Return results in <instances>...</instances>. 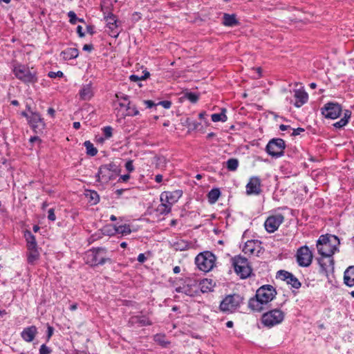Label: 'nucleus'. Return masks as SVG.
I'll use <instances>...</instances> for the list:
<instances>
[{
  "label": "nucleus",
  "mask_w": 354,
  "mask_h": 354,
  "mask_svg": "<svg viewBox=\"0 0 354 354\" xmlns=\"http://www.w3.org/2000/svg\"><path fill=\"white\" fill-rule=\"evenodd\" d=\"M286 282L288 284L291 285V286L294 288L298 289L301 287V283L292 274H291Z\"/></svg>",
  "instance_id": "obj_39"
},
{
  "label": "nucleus",
  "mask_w": 354,
  "mask_h": 354,
  "mask_svg": "<svg viewBox=\"0 0 354 354\" xmlns=\"http://www.w3.org/2000/svg\"><path fill=\"white\" fill-rule=\"evenodd\" d=\"M261 181L258 176H252L245 186L248 195H259L261 192Z\"/></svg>",
  "instance_id": "obj_15"
},
{
  "label": "nucleus",
  "mask_w": 354,
  "mask_h": 354,
  "mask_svg": "<svg viewBox=\"0 0 354 354\" xmlns=\"http://www.w3.org/2000/svg\"><path fill=\"white\" fill-rule=\"evenodd\" d=\"M183 195V191L176 189L172 192H163L160 196L161 202H165L171 207L175 204Z\"/></svg>",
  "instance_id": "obj_14"
},
{
  "label": "nucleus",
  "mask_w": 354,
  "mask_h": 354,
  "mask_svg": "<svg viewBox=\"0 0 354 354\" xmlns=\"http://www.w3.org/2000/svg\"><path fill=\"white\" fill-rule=\"evenodd\" d=\"M24 236L27 243V248L32 249L37 247L35 237L30 231H26Z\"/></svg>",
  "instance_id": "obj_29"
},
{
  "label": "nucleus",
  "mask_w": 354,
  "mask_h": 354,
  "mask_svg": "<svg viewBox=\"0 0 354 354\" xmlns=\"http://www.w3.org/2000/svg\"><path fill=\"white\" fill-rule=\"evenodd\" d=\"M113 174L111 173L107 168L104 167L103 165H102L98 170V172L96 175L97 180L98 182L102 181V182H109L111 180L113 177Z\"/></svg>",
  "instance_id": "obj_23"
},
{
  "label": "nucleus",
  "mask_w": 354,
  "mask_h": 354,
  "mask_svg": "<svg viewBox=\"0 0 354 354\" xmlns=\"http://www.w3.org/2000/svg\"><path fill=\"white\" fill-rule=\"evenodd\" d=\"M344 281L346 286H354V266H349L344 272Z\"/></svg>",
  "instance_id": "obj_25"
},
{
  "label": "nucleus",
  "mask_w": 354,
  "mask_h": 354,
  "mask_svg": "<svg viewBox=\"0 0 354 354\" xmlns=\"http://www.w3.org/2000/svg\"><path fill=\"white\" fill-rule=\"evenodd\" d=\"M244 297L239 294L227 295L221 302V311L226 313H233L243 304Z\"/></svg>",
  "instance_id": "obj_6"
},
{
  "label": "nucleus",
  "mask_w": 354,
  "mask_h": 354,
  "mask_svg": "<svg viewBox=\"0 0 354 354\" xmlns=\"http://www.w3.org/2000/svg\"><path fill=\"white\" fill-rule=\"evenodd\" d=\"M91 198L94 203H97L99 201V196L96 192H92L91 193Z\"/></svg>",
  "instance_id": "obj_52"
},
{
  "label": "nucleus",
  "mask_w": 354,
  "mask_h": 354,
  "mask_svg": "<svg viewBox=\"0 0 354 354\" xmlns=\"http://www.w3.org/2000/svg\"><path fill=\"white\" fill-rule=\"evenodd\" d=\"M351 111L349 110H345L344 112V116L342 119L346 120L347 123H348L349 119L351 118Z\"/></svg>",
  "instance_id": "obj_53"
},
{
  "label": "nucleus",
  "mask_w": 354,
  "mask_h": 354,
  "mask_svg": "<svg viewBox=\"0 0 354 354\" xmlns=\"http://www.w3.org/2000/svg\"><path fill=\"white\" fill-rule=\"evenodd\" d=\"M184 97L187 99L191 102L195 103L198 100V95H197L194 93L187 92V93H185Z\"/></svg>",
  "instance_id": "obj_41"
},
{
  "label": "nucleus",
  "mask_w": 354,
  "mask_h": 354,
  "mask_svg": "<svg viewBox=\"0 0 354 354\" xmlns=\"http://www.w3.org/2000/svg\"><path fill=\"white\" fill-rule=\"evenodd\" d=\"M171 210V207L165 202L161 203L157 207L156 211L162 215L169 214Z\"/></svg>",
  "instance_id": "obj_32"
},
{
  "label": "nucleus",
  "mask_w": 354,
  "mask_h": 354,
  "mask_svg": "<svg viewBox=\"0 0 354 354\" xmlns=\"http://www.w3.org/2000/svg\"><path fill=\"white\" fill-rule=\"evenodd\" d=\"M77 32L80 37H83L84 36V33L82 32V27L81 26H78L77 27Z\"/></svg>",
  "instance_id": "obj_59"
},
{
  "label": "nucleus",
  "mask_w": 354,
  "mask_h": 354,
  "mask_svg": "<svg viewBox=\"0 0 354 354\" xmlns=\"http://www.w3.org/2000/svg\"><path fill=\"white\" fill-rule=\"evenodd\" d=\"M321 111L322 114L326 118L334 120L340 115L342 109L338 103L328 102L322 108Z\"/></svg>",
  "instance_id": "obj_11"
},
{
  "label": "nucleus",
  "mask_w": 354,
  "mask_h": 354,
  "mask_svg": "<svg viewBox=\"0 0 354 354\" xmlns=\"http://www.w3.org/2000/svg\"><path fill=\"white\" fill-rule=\"evenodd\" d=\"M296 257L300 266L308 267L312 263L313 255L309 248L304 245L297 250Z\"/></svg>",
  "instance_id": "obj_10"
},
{
  "label": "nucleus",
  "mask_w": 354,
  "mask_h": 354,
  "mask_svg": "<svg viewBox=\"0 0 354 354\" xmlns=\"http://www.w3.org/2000/svg\"><path fill=\"white\" fill-rule=\"evenodd\" d=\"M104 19L107 22V24L109 26V28L113 30L114 27H115V28L117 27L116 17L113 14L109 13L107 16L104 17Z\"/></svg>",
  "instance_id": "obj_36"
},
{
  "label": "nucleus",
  "mask_w": 354,
  "mask_h": 354,
  "mask_svg": "<svg viewBox=\"0 0 354 354\" xmlns=\"http://www.w3.org/2000/svg\"><path fill=\"white\" fill-rule=\"evenodd\" d=\"M127 95L119 93L115 94L116 100L113 102V105L115 106V110L118 111V113L122 112V109L124 106L128 105L129 104L127 102Z\"/></svg>",
  "instance_id": "obj_22"
},
{
  "label": "nucleus",
  "mask_w": 354,
  "mask_h": 354,
  "mask_svg": "<svg viewBox=\"0 0 354 354\" xmlns=\"http://www.w3.org/2000/svg\"><path fill=\"white\" fill-rule=\"evenodd\" d=\"M223 24L225 26L233 27L239 24L236 15L234 14L230 15L224 13L223 17Z\"/></svg>",
  "instance_id": "obj_26"
},
{
  "label": "nucleus",
  "mask_w": 354,
  "mask_h": 354,
  "mask_svg": "<svg viewBox=\"0 0 354 354\" xmlns=\"http://www.w3.org/2000/svg\"><path fill=\"white\" fill-rule=\"evenodd\" d=\"M27 107L28 111L30 113V118H28L29 124L31 126L35 132H42L45 128L44 119L41 117L39 113L32 111L28 106H27Z\"/></svg>",
  "instance_id": "obj_12"
},
{
  "label": "nucleus",
  "mask_w": 354,
  "mask_h": 354,
  "mask_svg": "<svg viewBox=\"0 0 354 354\" xmlns=\"http://www.w3.org/2000/svg\"><path fill=\"white\" fill-rule=\"evenodd\" d=\"M93 49V46L92 44H85L83 46V50L85 51H91Z\"/></svg>",
  "instance_id": "obj_58"
},
{
  "label": "nucleus",
  "mask_w": 354,
  "mask_h": 354,
  "mask_svg": "<svg viewBox=\"0 0 354 354\" xmlns=\"http://www.w3.org/2000/svg\"><path fill=\"white\" fill-rule=\"evenodd\" d=\"M84 147L86 149L87 155L94 156L97 153V149L94 147L93 144L90 141H85L84 143Z\"/></svg>",
  "instance_id": "obj_34"
},
{
  "label": "nucleus",
  "mask_w": 354,
  "mask_h": 354,
  "mask_svg": "<svg viewBox=\"0 0 354 354\" xmlns=\"http://www.w3.org/2000/svg\"><path fill=\"white\" fill-rule=\"evenodd\" d=\"M174 248L176 250L185 251L189 248L187 242L180 240L174 243Z\"/></svg>",
  "instance_id": "obj_38"
},
{
  "label": "nucleus",
  "mask_w": 354,
  "mask_h": 354,
  "mask_svg": "<svg viewBox=\"0 0 354 354\" xmlns=\"http://www.w3.org/2000/svg\"><path fill=\"white\" fill-rule=\"evenodd\" d=\"M339 243L338 237L335 235H322L317 241V251L323 257H332L338 251Z\"/></svg>",
  "instance_id": "obj_2"
},
{
  "label": "nucleus",
  "mask_w": 354,
  "mask_h": 354,
  "mask_svg": "<svg viewBox=\"0 0 354 354\" xmlns=\"http://www.w3.org/2000/svg\"><path fill=\"white\" fill-rule=\"evenodd\" d=\"M103 135L106 139L110 138L113 135V129L110 126L104 127L102 129Z\"/></svg>",
  "instance_id": "obj_44"
},
{
  "label": "nucleus",
  "mask_w": 354,
  "mask_h": 354,
  "mask_svg": "<svg viewBox=\"0 0 354 354\" xmlns=\"http://www.w3.org/2000/svg\"><path fill=\"white\" fill-rule=\"evenodd\" d=\"M292 273L286 270H279L277 272V275L281 279L287 281Z\"/></svg>",
  "instance_id": "obj_45"
},
{
  "label": "nucleus",
  "mask_w": 354,
  "mask_h": 354,
  "mask_svg": "<svg viewBox=\"0 0 354 354\" xmlns=\"http://www.w3.org/2000/svg\"><path fill=\"white\" fill-rule=\"evenodd\" d=\"M48 114H49L52 118L55 117V111L53 108H49L48 109Z\"/></svg>",
  "instance_id": "obj_63"
},
{
  "label": "nucleus",
  "mask_w": 354,
  "mask_h": 354,
  "mask_svg": "<svg viewBox=\"0 0 354 354\" xmlns=\"http://www.w3.org/2000/svg\"><path fill=\"white\" fill-rule=\"evenodd\" d=\"M276 295L277 291L272 286H261L257 290L255 295L249 299L248 308L253 312L260 313L275 298Z\"/></svg>",
  "instance_id": "obj_1"
},
{
  "label": "nucleus",
  "mask_w": 354,
  "mask_h": 354,
  "mask_svg": "<svg viewBox=\"0 0 354 354\" xmlns=\"http://www.w3.org/2000/svg\"><path fill=\"white\" fill-rule=\"evenodd\" d=\"M221 195L219 189H212L207 194L208 201L211 204L215 203Z\"/></svg>",
  "instance_id": "obj_31"
},
{
  "label": "nucleus",
  "mask_w": 354,
  "mask_h": 354,
  "mask_svg": "<svg viewBox=\"0 0 354 354\" xmlns=\"http://www.w3.org/2000/svg\"><path fill=\"white\" fill-rule=\"evenodd\" d=\"M116 233L122 235H127L131 232L130 226L129 225H119L115 227Z\"/></svg>",
  "instance_id": "obj_37"
},
{
  "label": "nucleus",
  "mask_w": 354,
  "mask_h": 354,
  "mask_svg": "<svg viewBox=\"0 0 354 354\" xmlns=\"http://www.w3.org/2000/svg\"><path fill=\"white\" fill-rule=\"evenodd\" d=\"M153 322L147 315H137L131 316L129 319L130 326H147L152 325Z\"/></svg>",
  "instance_id": "obj_17"
},
{
  "label": "nucleus",
  "mask_w": 354,
  "mask_h": 354,
  "mask_svg": "<svg viewBox=\"0 0 354 354\" xmlns=\"http://www.w3.org/2000/svg\"><path fill=\"white\" fill-rule=\"evenodd\" d=\"M283 220L284 217L281 214L270 216L265 221V228L270 233L274 232L279 228Z\"/></svg>",
  "instance_id": "obj_13"
},
{
  "label": "nucleus",
  "mask_w": 354,
  "mask_h": 354,
  "mask_svg": "<svg viewBox=\"0 0 354 354\" xmlns=\"http://www.w3.org/2000/svg\"><path fill=\"white\" fill-rule=\"evenodd\" d=\"M130 178L129 174H124L120 176L119 182H127Z\"/></svg>",
  "instance_id": "obj_54"
},
{
  "label": "nucleus",
  "mask_w": 354,
  "mask_h": 354,
  "mask_svg": "<svg viewBox=\"0 0 354 354\" xmlns=\"http://www.w3.org/2000/svg\"><path fill=\"white\" fill-rule=\"evenodd\" d=\"M130 80L132 81V82H137L138 80H142V78L141 77H138V75H131L130 76Z\"/></svg>",
  "instance_id": "obj_60"
},
{
  "label": "nucleus",
  "mask_w": 354,
  "mask_h": 354,
  "mask_svg": "<svg viewBox=\"0 0 354 354\" xmlns=\"http://www.w3.org/2000/svg\"><path fill=\"white\" fill-rule=\"evenodd\" d=\"M163 176L161 174H158L155 176V180L156 183H161L162 181Z\"/></svg>",
  "instance_id": "obj_62"
},
{
  "label": "nucleus",
  "mask_w": 354,
  "mask_h": 354,
  "mask_svg": "<svg viewBox=\"0 0 354 354\" xmlns=\"http://www.w3.org/2000/svg\"><path fill=\"white\" fill-rule=\"evenodd\" d=\"M294 97L295 99L294 105L299 108L308 102V95L304 89H295Z\"/></svg>",
  "instance_id": "obj_19"
},
{
  "label": "nucleus",
  "mask_w": 354,
  "mask_h": 354,
  "mask_svg": "<svg viewBox=\"0 0 354 354\" xmlns=\"http://www.w3.org/2000/svg\"><path fill=\"white\" fill-rule=\"evenodd\" d=\"M61 55L65 60H70L78 57L79 51L75 48H68L62 51Z\"/></svg>",
  "instance_id": "obj_28"
},
{
  "label": "nucleus",
  "mask_w": 354,
  "mask_h": 354,
  "mask_svg": "<svg viewBox=\"0 0 354 354\" xmlns=\"http://www.w3.org/2000/svg\"><path fill=\"white\" fill-rule=\"evenodd\" d=\"M53 333V328L52 326H48V339H50Z\"/></svg>",
  "instance_id": "obj_61"
},
{
  "label": "nucleus",
  "mask_w": 354,
  "mask_h": 354,
  "mask_svg": "<svg viewBox=\"0 0 354 354\" xmlns=\"http://www.w3.org/2000/svg\"><path fill=\"white\" fill-rule=\"evenodd\" d=\"M63 75H64V73L60 71H59L57 72L50 71L48 73V77L50 78L62 77H63Z\"/></svg>",
  "instance_id": "obj_48"
},
{
  "label": "nucleus",
  "mask_w": 354,
  "mask_h": 354,
  "mask_svg": "<svg viewBox=\"0 0 354 354\" xmlns=\"http://www.w3.org/2000/svg\"><path fill=\"white\" fill-rule=\"evenodd\" d=\"M103 166L112 173L113 175L119 171L118 167L114 162H109L106 165H103Z\"/></svg>",
  "instance_id": "obj_42"
},
{
  "label": "nucleus",
  "mask_w": 354,
  "mask_h": 354,
  "mask_svg": "<svg viewBox=\"0 0 354 354\" xmlns=\"http://www.w3.org/2000/svg\"><path fill=\"white\" fill-rule=\"evenodd\" d=\"M125 168L129 172H132L134 171V166L133 164V160H129L125 163Z\"/></svg>",
  "instance_id": "obj_49"
},
{
  "label": "nucleus",
  "mask_w": 354,
  "mask_h": 354,
  "mask_svg": "<svg viewBox=\"0 0 354 354\" xmlns=\"http://www.w3.org/2000/svg\"><path fill=\"white\" fill-rule=\"evenodd\" d=\"M176 292L183 293L189 297H195L198 295V287L196 282L187 283L183 286L177 287Z\"/></svg>",
  "instance_id": "obj_18"
},
{
  "label": "nucleus",
  "mask_w": 354,
  "mask_h": 354,
  "mask_svg": "<svg viewBox=\"0 0 354 354\" xmlns=\"http://www.w3.org/2000/svg\"><path fill=\"white\" fill-rule=\"evenodd\" d=\"M347 120H343L341 118L340 120L336 122L335 123L333 124V126L335 127V128H337V129H341L342 127H344V126H346L347 124Z\"/></svg>",
  "instance_id": "obj_47"
},
{
  "label": "nucleus",
  "mask_w": 354,
  "mask_h": 354,
  "mask_svg": "<svg viewBox=\"0 0 354 354\" xmlns=\"http://www.w3.org/2000/svg\"><path fill=\"white\" fill-rule=\"evenodd\" d=\"M144 103L146 104L147 108H152L153 106H156V104L151 100H145Z\"/></svg>",
  "instance_id": "obj_56"
},
{
  "label": "nucleus",
  "mask_w": 354,
  "mask_h": 354,
  "mask_svg": "<svg viewBox=\"0 0 354 354\" xmlns=\"http://www.w3.org/2000/svg\"><path fill=\"white\" fill-rule=\"evenodd\" d=\"M239 160L236 158H230L226 162V167L229 171H234L239 167Z\"/></svg>",
  "instance_id": "obj_35"
},
{
  "label": "nucleus",
  "mask_w": 354,
  "mask_h": 354,
  "mask_svg": "<svg viewBox=\"0 0 354 354\" xmlns=\"http://www.w3.org/2000/svg\"><path fill=\"white\" fill-rule=\"evenodd\" d=\"M261 242L258 240H249L245 242L243 252L250 255L259 256L261 251Z\"/></svg>",
  "instance_id": "obj_16"
},
{
  "label": "nucleus",
  "mask_w": 354,
  "mask_h": 354,
  "mask_svg": "<svg viewBox=\"0 0 354 354\" xmlns=\"http://www.w3.org/2000/svg\"><path fill=\"white\" fill-rule=\"evenodd\" d=\"M86 261L91 266H96L111 262V258L106 248H93L86 253Z\"/></svg>",
  "instance_id": "obj_3"
},
{
  "label": "nucleus",
  "mask_w": 354,
  "mask_h": 354,
  "mask_svg": "<svg viewBox=\"0 0 354 354\" xmlns=\"http://www.w3.org/2000/svg\"><path fill=\"white\" fill-rule=\"evenodd\" d=\"M68 16L69 17V21L72 24H75L77 21L83 22L84 19H78L76 16V14L73 11H70L68 13Z\"/></svg>",
  "instance_id": "obj_43"
},
{
  "label": "nucleus",
  "mask_w": 354,
  "mask_h": 354,
  "mask_svg": "<svg viewBox=\"0 0 354 354\" xmlns=\"http://www.w3.org/2000/svg\"><path fill=\"white\" fill-rule=\"evenodd\" d=\"M37 333V328L35 326H30L24 328L21 333L22 339L26 342H31Z\"/></svg>",
  "instance_id": "obj_20"
},
{
  "label": "nucleus",
  "mask_w": 354,
  "mask_h": 354,
  "mask_svg": "<svg viewBox=\"0 0 354 354\" xmlns=\"http://www.w3.org/2000/svg\"><path fill=\"white\" fill-rule=\"evenodd\" d=\"M27 261L29 264L33 265L39 257V252L38 251L37 247H35V248H27Z\"/></svg>",
  "instance_id": "obj_27"
},
{
  "label": "nucleus",
  "mask_w": 354,
  "mask_h": 354,
  "mask_svg": "<svg viewBox=\"0 0 354 354\" xmlns=\"http://www.w3.org/2000/svg\"><path fill=\"white\" fill-rule=\"evenodd\" d=\"M285 313L279 308H274L264 313L261 317V324L266 328H271L283 322Z\"/></svg>",
  "instance_id": "obj_5"
},
{
  "label": "nucleus",
  "mask_w": 354,
  "mask_h": 354,
  "mask_svg": "<svg viewBox=\"0 0 354 354\" xmlns=\"http://www.w3.org/2000/svg\"><path fill=\"white\" fill-rule=\"evenodd\" d=\"M212 281L208 279H204L201 283V290L203 292H207L211 289Z\"/></svg>",
  "instance_id": "obj_40"
},
{
  "label": "nucleus",
  "mask_w": 354,
  "mask_h": 354,
  "mask_svg": "<svg viewBox=\"0 0 354 354\" xmlns=\"http://www.w3.org/2000/svg\"><path fill=\"white\" fill-rule=\"evenodd\" d=\"M286 144L283 139L273 138L266 145V152L271 156L279 158L284 153Z\"/></svg>",
  "instance_id": "obj_9"
},
{
  "label": "nucleus",
  "mask_w": 354,
  "mask_h": 354,
  "mask_svg": "<svg viewBox=\"0 0 354 354\" xmlns=\"http://www.w3.org/2000/svg\"><path fill=\"white\" fill-rule=\"evenodd\" d=\"M48 220H50L51 221H55L56 220V216H55L53 208H50V209H48Z\"/></svg>",
  "instance_id": "obj_50"
},
{
  "label": "nucleus",
  "mask_w": 354,
  "mask_h": 354,
  "mask_svg": "<svg viewBox=\"0 0 354 354\" xmlns=\"http://www.w3.org/2000/svg\"><path fill=\"white\" fill-rule=\"evenodd\" d=\"M138 261L140 262V263H144L146 259H147V257H145V254L143 253H140L138 256Z\"/></svg>",
  "instance_id": "obj_55"
},
{
  "label": "nucleus",
  "mask_w": 354,
  "mask_h": 354,
  "mask_svg": "<svg viewBox=\"0 0 354 354\" xmlns=\"http://www.w3.org/2000/svg\"><path fill=\"white\" fill-rule=\"evenodd\" d=\"M216 260V258L212 252L205 251L196 256L195 263L200 270L207 272L214 268Z\"/></svg>",
  "instance_id": "obj_7"
},
{
  "label": "nucleus",
  "mask_w": 354,
  "mask_h": 354,
  "mask_svg": "<svg viewBox=\"0 0 354 354\" xmlns=\"http://www.w3.org/2000/svg\"><path fill=\"white\" fill-rule=\"evenodd\" d=\"M226 109H222V111L220 113H214L211 115V119L214 122H225L227 120V117L225 114Z\"/></svg>",
  "instance_id": "obj_30"
},
{
  "label": "nucleus",
  "mask_w": 354,
  "mask_h": 354,
  "mask_svg": "<svg viewBox=\"0 0 354 354\" xmlns=\"http://www.w3.org/2000/svg\"><path fill=\"white\" fill-rule=\"evenodd\" d=\"M139 114V111L137 109L136 106L132 105L131 106H128L127 111H122L120 113L122 118H126L127 116H135Z\"/></svg>",
  "instance_id": "obj_33"
},
{
  "label": "nucleus",
  "mask_w": 354,
  "mask_h": 354,
  "mask_svg": "<svg viewBox=\"0 0 354 354\" xmlns=\"http://www.w3.org/2000/svg\"><path fill=\"white\" fill-rule=\"evenodd\" d=\"M233 266L234 270L242 279L248 277L251 272L252 269L249 266L248 261L246 258L238 256L233 259Z\"/></svg>",
  "instance_id": "obj_8"
},
{
  "label": "nucleus",
  "mask_w": 354,
  "mask_h": 354,
  "mask_svg": "<svg viewBox=\"0 0 354 354\" xmlns=\"http://www.w3.org/2000/svg\"><path fill=\"white\" fill-rule=\"evenodd\" d=\"M12 72L15 77L24 83H35L37 82V71L33 68L15 63L13 64Z\"/></svg>",
  "instance_id": "obj_4"
},
{
  "label": "nucleus",
  "mask_w": 354,
  "mask_h": 354,
  "mask_svg": "<svg viewBox=\"0 0 354 354\" xmlns=\"http://www.w3.org/2000/svg\"><path fill=\"white\" fill-rule=\"evenodd\" d=\"M73 128L75 129H79L81 127V124L79 122H75L73 124Z\"/></svg>",
  "instance_id": "obj_64"
},
{
  "label": "nucleus",
  "mask_w": 354,
  "mask_h": 354,
  "mask_svg": "<svg viewBox=\"0 0 354 354\" xmlns=\"http://www.w3.org/2000/svg\"><path fill=\"white\" fill-rule=\"evenodd\" d=\"M51 349L48 347L46 344H42L39 348V354H50Z\"/></svg>",
  "instance_id": "obj_46"
},
{
  "label": "nucleus",
  "mask_w": 354,
  "mask_h": 354,
  "mask_svg": "<svg viewBox=\"0 0 354 354\" xmlns=\"http://www.w3.org/2000/svg\"><path fill=\"white\" fill-rule=\"evenodd\" d=\"M93 89L91 83L83 85L80 91V99L84 101L90 100L93 96Z\"/></svg>",
  "instance_id": "obj_21"
},
{
  "label": "nucleus",
  "mask_w": 354,
  "mask_h": 354,
  "mask_svg": "<svg viewBox=\"0 0 354 354\" xmlns=\"http://www.w3.org/2000/svg\"><path fill=\"white\" fill-rule=\"evenodd\" d=\"M159 105H161L165 109H169L171 106V102L169 100H163L158 102Z\"/></svg>",
  "instance_id": "obj_51"
},
{
  "label": "nucleus",
  "mask_w": 354,
  "mask_h": 354,
  "mask_svg": "<svg viewBox=\"0 0 354 354\" xmlns=\"http://www.w3.org/2000/svg\"><path fill=\"white\" fill-rule=\"evenodd\" d=\"M322 270L326 273L334 269V260L331 257H323L319 259Z\"/></svg>",
  "instance_id": "obj_24"
},
{
  "label": "nucleus",
  "mask_w": 354,
  "mask_h": 354,
  "mask_svg": "<svg viewBox=\"0 0 354 354\" xmlns=\"http://www.w3.org/2000/svg\"><path fill=\"white\" fill-rule=\"evenodd\" d=\"M304 129L303 128H297L295 129H293V132L292 133V136H297L301 133V132H304Z\"/></svg>",
  "instance_id": "obj_57"
}]
</instances>
